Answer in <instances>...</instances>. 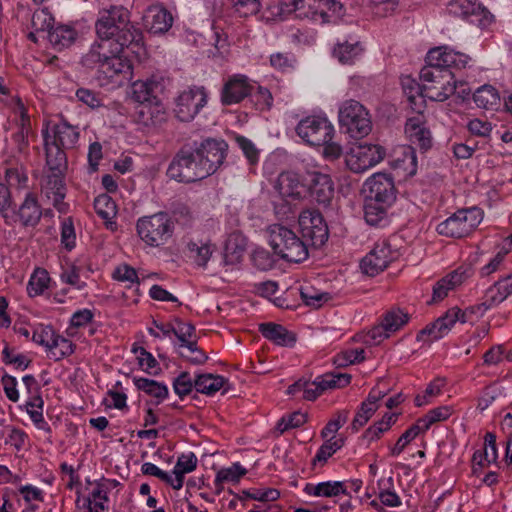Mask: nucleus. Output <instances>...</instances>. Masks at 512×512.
<instances>
[{"mask_svg": "<svg viewBox=\"0 0 512 512\" xmlns=\"http://www.w3.org/2000/svg\"><path fill=\"white\" fill-rule=\"evenodd\" d=\"M233 7L239 17L248 18L258 14L262 5L260 0H235Z\"/></svg>", "mask_w": 512, "mask_h": 512, "instance_id": "052dcab7", "label": "nucleus"}, {"mask_svg": "<svg viewBox=\"0 0 512 512\" xmlns=\"http://www.w3.org/2000/svg\"><path fill=\"white\" fill-rule=\"evenodd\" d=\"M41 216L42 212L36 199L31 194H27L18 210V217L21 223L24 226H35L40 221Z\"/></svg>", "mask_w": 512, "mask_h": 512, "instance_id": "ea45409f", "label": "nucleus"}, {"mask_svg": "<svg viewBox=\"0 0 512 512\" xmlns=\"http://www.w3.org/2000/svg\"><path fill=\"white\" fill-rule=\"evenodd\" d=\"M77 37L75 29L69 25L59 24L51 28L48 33V40L56 50L69 47Z\"/></svg>", "mask_w": 512, "mask_h": 512, "instance_id": "58836bf2", "label": "nucleus"}, {"mask_svg": "<svg viewBox=\"0 0 512 512\" xmlns=\"http://www.w3.org/2000/svg\"><path fill=\"white\" fill-rule=\"evenodd\" d=\"M13 113V122L16 127V130L24 131L25 133L31 132V120L21 100H17L13 109Z\"/></svg>", "mask_w": 512, "mask_h": 512, "instance_id": "680f3d73", "label": "nucleus"}, {"mask_svg": "<svg viewBox=\"0 0 512 512\" xmlns=\"http://www.w3.org/2000/svg\"><path fill=\"white\" fill-rule=\"evenodd\" d=\"M75 345L71 340L59 335L57 332L48 347L47 356L54 361H60L74 353Z\"/></svg>", "mask_w": 512, "mask_h": 512, "instance_id": "49530a36", "label": "nucleus"}, {"mask_svg": "<svg viewBox=\"0 0 512 512\" xmlns=\"http://www.w3.org/2000/svg\"><path fill=\"white\" fill-rule=\"evenodd\" d=\"M419 435V428L417 426H410L397 440L395 445L391 447L390 453L392 456H399L405 447Z\"/></svg>", "mask_w": 512, "mask_h": 512, "instance_id": "e2e57ef3", "label": "nucleus"}, {"mask_svg": "<svg viewBox=\"0 0 512 512\" xmlns=\"http://www.w3.org/2000/svg\"><path fill=\"white\" fill-rule=\"evenodd\" d=\"M194 150L201 160L207 176H210L223 164L227 155L228 145L224 140L208 138L201 142Z\"/></svg>", "mask_w": 512, "mask_h": 512, "instance_id": "a211bd4d", "label": "nucleus"}, {"mask_svg": "<svg viewBox=\"0 0 512 512\" xmlns=\"http://www.w3.org/2000/svg\"><path fill=\"white\" fill-rule=\"evenodd\" d=\"M167 176L181 183H193L207 178L201 160L195 150H180L170 162Z\"/></svg>", "mask_w": 512, "mask_h": 512, "instance_id": "39448f33", "label": "nucleus"}, {"mask_svg": "<svg viewBox=\"0 0 512 512\" xmlns=\"http://www.w3.org/2000/svg\"><path fill=\"white\" fill-rule=\"evenodd\" d=\"M111 43L108 41L94 43L90 50L82 57V64L89 69H100V65L105 62L110 56L108 52L111 51Z\"/></svg>", "mask_w": 512, "mask_h": 512, "instance_id": "e433bc0d", "label": "nucleus"}, {"mask_svg": "<svg viewBox=\"0 0 512 512\" xmlns=\"http://www.w3.org/2000/svg\"><path fill=\"white\" fill-rule=\"evenodd\" d=\"M391 205H382L378 201L365 199L364 218L367 224L376 227H384L389 223L388 209Z\"/></svg>", "mask_w": 512, "mask_h": 512, "instance_id": "f704fd0d", "label": "nucleus"}, {"mask_svg": "<svg viewBox=\"0 0 512 512\" xmlns=\"http://www.w3.org/2000/svg\"><path fill=\"white\" fill-rule=\"evenodd\" d=\"M96 213L104 220L109 221L116 216V204L107 194L99 195L94 200Z\"/></svg>", "mask_w": 512, "mask_h": 512, "instance_id": "864d4df0", "label": "nucleus"}, {"mask_svg": "<svg viewBox=\"0 0 512 512\" xmlns=\"http://www.w3.org/2000/svg\"><path fill=\"white\" fill-rule=\"evenodd\" d=\"M44 401L42 396L28 397L24 408L34 425L41 430L49 431L50 427L43 416Z\"/></svg>", "mask_w": 512, "mask_h": 512, "instance_id": "a18cd8bd", "label": "nucleus"}, {"mask_svg": "<svg viewBox=\"0 0 512 512\" xmlns=\"http://www.w3.org/2000/svg\"><path fill=\"white\" fill-rule=\"evenodd\" d=\"M111 53L108 59L97 70L96 79L100 86L109 89L119 88L133 78V67L129 60Z\"/></svg>", "mask_w": 512, "mask_h": 512, "instance_id": "0eeeda50", "label": "nucleus"}, {"mask_svg": "<svg viewBox=\"0 0 512 512\" xmlns=\"http://www.w3.org/2000/svg\"><path fill=\"white\" fill-rule=\"evenodd\" d=\"M340 127L350 135L359 139L367 136L372 129L370 115L366 108L355 100H347L339 108Z\"/></svg>", "mask_w": 512, "mask_h": 512, "instance_id": "20e7f679", "label": "nucleus"}, {"mask_svg": "<svg viewBox=\"0 0 512 512\" xmlns=\"http://www.w3.org/2000/svg\"><path fill=\"white\" fill-rule=\"evenodd\" d=\"M193 388H195L194 380L188 372H182L173 382L174 392L180 398L190 394Z\"/></svg>", "mask_w": 512, "mask_h": 512, "instance_id": "774afa93", "label": "nucleus"}, {"mask_svg": "<svg viewBox=\"0 0 512 512\" xmlns=\"http://www.w3.org/2000/svg\"><path fill=\"white\" fill-rule=\"evenodd\" d=\"M469 276V269L460 267L443 277L433 287V301L443 300L449 291L460 286Z\"/></svg>", "mask_w": 512, "mask_h": 512, "instance_id": "c85d7f7f", "label": "nucleus"}, {"mask_svg": "<svg viewBox=\"0 0 512 512\" xmlns=\"http://www.w3.org/2000/svg\"><path fill=\"white\" fill-rule=\"evenodd\" d=\"M175 223L167 212H156L152 215L142 216L136 222V231L139 238L149 247L164 246L172 238Z\"/></svg>", "mask_w": 512, "mask_h": 512, "instance_id": "f03ea898", "label": "nucleus"}, {"mask_svg": "<svg viewBox=\"0 0 512 512\" xmlns=\"http://www.w3.org/2000/svg\"><path fill=\"white\" fill-rule=\"evenodd\" d=\"M113 39L119 45L120 50H122L130 45L139 46L142 41V33L128 20L127 25H124L117 31Z\"/></svg>", "mask_w": 512, "mask_h": 512, "instance_id": "de8ad7c7", "label": "nucleus"}, {"mask_svg": "<svg viewBox=\"0 0 512 512\" xmlns=\"http://www.w3.org/2000/svg\"><path fill=\"white\" fill-rule=\"evenodd\" d=\"M188 250L194 262L202 267L207 265L213 252L211 245L203 242H190Z\"/></svg>", "mask_w": 512, "mask_h": 512, "instance_id": "5fc2aeb1", "label": "nucleus"}, {"mask_svg": "<svg viewBox=\"0 0 512 512\" xmlns=\"http://www.w3.org/2000/svg\"><path fill=\"white\" fill-rule=\"evenodd\" d=\"M470 57L448 46H439L428 51L427 65L420 71L423 81V97L432 101H445L454 94L456 85L450 68L462 69Z\"/></svg>", "mask_w": 512, "mask_h": 512, "instance_id": "f257e3e1", "label": "nucleus"}, {"mask_svg": "<svg viewBox=\"0 0 512 512\" xmlns=\"http://www.w3.org/2000/svg\"><path fill=\"white\" fill-rule=\"evenodd\" d=\"M275 190L286 201L303 199L308 188L303 177L295 171H283L280 173L274 184Z\"/></svg>", "mask_w": 512, "mask_h": 512, "instance_id": "412c9836", "label": "nucleus"}, {"mask_svg": "<svg viewBox=\"0 0 512 512\" xmlns=\"http://www.w3.org/2000/svg\"><path fill=\"white\" fill-rule=\"evenodd\" d=\"M360 42L353 37L338 41L333 49V56L342 64H353L362 54Z\"/></svg>", "mask_w": 512, "mask_h": 512, "instance_id": "2f4dec72", "label": "nucleus"}, {"mask_svg": "<svg viewBox=\"0 0 512 512\" xmlns=\"http://www.w3.org/2000/svg\"><path fill=\"white\" fill-rule=\"evenodd\" d=\"M61 243L71 251L76 245V234L71 218H65L61 223Z\"/></svg>", "mask_w": 512, "mask_h": 512, "instance_id": "0e129e2a", "label": "nucleus"}, {"mask_svg": "<svg viewBox=\"0 0 512 512\" xmlns=\"http://www.w3.org/2000/svg\"><path fill=\"white\" fill-rule=\"evenodd\" d=\"M270 65L281 72H289L295 68L296 58L291 53L277 52L270 56Z\"/></svg>", "mask_w": 512, "mask_h": 512, "instance_id": "13d9d810", "label": "nucleus"}, {"mask_svg": "<svg viewBox=\"0 0 512 512\" xmlns=\"http://www.w3.org/2000/svg\"><path fill=\"white\" fill-rule=\"evenodd\" d=\"M49 282L50 277L45 269H35L27 284L28 295L31 297L41 295L48 288Z\"/></svg>", "mask_w": 512, "mask_h": 512, "instance_id": "8fccbe9b", "label": "nucleus"}, {"mask_svg": "<svg viewBox=\"0 0 512 512\" xmlns=\"http://www.w3.org/2000/svg\"><path fill=\"white\" fill-rule=\"evenodd\" d=\"M174 335L181 343V347L188 345L189 342L196 341L195 327L191 323L180 319L174 321Z\"/></svg>", "mask_w": 512, "mask_h": 512, "instance_id": "6e6d98bb", "label": "nucleus"}, {"mask_svg": "<svg viewBox=\"0 0 512 512\" xmlns=\"http://www.w3.org/2000/svg\"><path fill=\"white\" fill-rule=\"evenodd\" d=\"M391 165L404 176H413L417 172V156L413 146L402 145L394 149Z\"/></svg>", "mask_w": 512, "mask_h": 512, "instance_id": "bb28decb", "label": "nucleus"}, {"mask_svg": "<svg viewBox=\"0 0 512 512\" xmlns=\"http://www.w3.org/2000/svg\"><path fill=\"white\" fill-rule=\"evenodd\" d=\"M310 191L319 204H329L334 195V184L331 177L324 173L313 172L311 174Z\"/></svg>", "mask_w": 512, "mask_h": 512, "instance_id": "c756f323", "label": "nucleus"}, {"mask_svg": "<svg viewBox=\"0 0 512 512\" xmlns=\"http://www.w3.org/2000/svg\"><path fill=\"white\" fill-rule=\"evenodd\" d=\"M303 491L308 496L335 498L340 495L348 496L347 482L324 481L319 483H306Z\"/></svg>", "mask_w": 512, "mask_h": 512, "instance_id": "cd10ccee", "label": "nucleus"}, {"mask_svg": "<svg viewBox=\"0 0 512 512\" xmlns=\"http://www.w3.org/2000/svg\"><path fill=\"white\" fill-rule=\"evenodd\" d=\"M246 473V468H244L239 462H235L231 466L221 468L217 472L214 484L215 486H220L221 484L228 482L237 483L241 477L246 475Z\"/></svg>", "mask_w": 512, "mask_h": 512, "instance_id": "3c124183", "label": "nucleus"}, {"mask_svg": "<svg viewBox=\"0 0 512 512\" xmlns=\"http://www.w3.org/2000/svg\"><path fill=\"white\" fill-rule=\"evenodd\" d=\"M301 299L307 306L320 308L331 300L328 292H322L311 285H303L298 289Z\"/></svg>", "mask_w": 512, "mask_h": 512, "instance_id": "09e8293b", "label": "nucleus"}, {"mask_svg": "<svg viewBox=\"0 0 512 512\" xmlns=\"http://www.w3.org/2000/svg\"><path fill=\"white\" fill-rule=\"evenodd\" d=\"M483 220V212L478 207L459 209L437 225L440 235L462 238L472 233Z\"/></svg>", "mask_w": 512, "mask_h": 512, "instance_id": "423d86ee", "label": "nucleus"}, {"mask_svg": "<svg viewBox=\"0 0 512 512\" xmlns=\"http://www.w3.org/2000/svg\"><path fill=\"white\" fill-rule=\"evenodd\" d=\"M159 82L154 79L137 80L132 83V98L140 104L152 102Z\"/></svg>", "mask_w": 512, "mask_h": 512, "instance_id": "37998d69", "label": "nucleus"}, {"mask_svg": "<svg viewBox=\"0 0 512 512\" xmlns=\"http://www.w3.org/2000/svg\"><path fill=\"white\" fill-rule=\"evenodd\" d=\"M133 383L138 390L155 398L157 405L168 397L169 390L164 383L144 377H134Z\"/></svg>", "mask_w": 512, "mask_h": 512, "instance_id": "4c0bfd02", "label": "nucleus"}, {"mask_svg": "<svg viewBox=\"0 0 512 512\" xmlns=\"http://www.w3.org/2000/svg\"><path fill=\"white\" fill-rule=\"evenodd\" d=\"M298 224L305 243L321 247L328 240V226L319 211H302L298 218Z\"/></svg>", "mask_w": 512, "mask_h": 512, "instance_id": "9b49d317", "label": "nucleus"}, {"mask_svg": "<svg viewBox=\"0 0 512 512\" xmlns=\"http://www.w3.org/2000/svg\"><path fill=\"white\" fill-rule=\"evenodd\" d=\"M137 121L146 127H156L166 121V112L158 104L152 102L141 104L137 111Z\"/></svg>", "mask_w": 512, "mask_h": 512, "instance_id": "c9c22d12", "label": "nucleus"}, {"mask_svg": "<svg viewBox=\"0 0 512 512\" xmlns=\"http://www.w3.org/2000/svg\"><path fill=\"white\" fill-rule=\"evenodd\" d=\"M397 257V250H393L389 243L386 241L376 243L373 249L361 260V271L368 276H376L384 271Z\"/></svg>", "mask_w": 512, "mask_h": 512, "instance_id": "f3484780", "label": "nucleus"}, {"mask_svg": "<svg viewBox=\"0 0 512 512\" xmlns=\"http://www.w3.org/2000/svg\"><path fill=\"white\" fill-rule=\"evenodd\" d=\"M42 136L51 138L52 141L66 149H71L74 148L78 142L79 131L77 127L61 119L59 122H47L42 129Z\"/></svg>", "mask_w": 512, "mask_h": 512, "instance_id": "4be33fe9", "label": "nucleus"}, {"mask_svg": "<svg viewBox=\"0 0 512 512\" xmlns=\"http://www.w3.org/2000/svg\"><path fill=\"white\" fill-rule=\"evenodd\" d=\"M269 243L273 251L286 261L300 263L308 258L307 243L285 226L270 227Z\"/></svg>", "mask_w": 512, "mask_h": 512, "instance_id": "7ed1b4c3", "label": "nucleus"}, {"mask_svg": "<svg viewBox=\"0 0 512 512\" xmlns=\"http://www.w3.org/2000/svg\"><path fill=\"white\" fill-rule=\"evenodd\" d=\"M146 25L153 33H165L173 24L172 14L162 6H151L144 16Z\"/></svg>", "mask_w": 512, "mask_h": 512, "instance_id": "7c9ffc66", "label": "nucleus"}, {"mask_svg": "<svg viewBox=\"0 0 512 512\" xmlns=\"http://www.w3.org/2000/svg\"><path fill=\"white\" fill-rule=\"evenodd\" d=\"M471 306L462 311L458 307L450 308L443 316L439 317L434 323L420 331L418 340L426 341L425 336L429 337V341H435L444 337L456 322L466 323L472 321L473 316L477 317V312H472Z\"/></svg>", "mask_w": 512, "mask_h": 512, "instance_id": "1a4fd4ad", "label": "nucleus"}, {"mask_svg": "<svg viewBox=\"0 0 512 512\" xmlns=\"http://www.w3.org/2000/svg\"><path fill=\"white\" fill-rule=\"evenodd\" d=\"M405 134L412 144L417 145L424 152L432 146V135L422 115L411 117L406 121Z\"/></svg>", "mask_w": 512, "mask_h": 512, "instance_id": "a878e982", "label": "nucleus"}, {"mask_svg": "<svg viewBox=\"0 0 512 512\" xmlns=\"http://www.w3.org/2000/svg\"><path fill=\"white\" fill-rule=\"evenodd\" d=\"M344 444V438H336L332 436L319 447L313 462L325 463L334 453L340 450Z\"/></svg>", "mask_w": 512, "mask_h": 512, "instance_id": "603ef678", "label": "nucleus"}, {"mask_svg": "<svg viewBox=\"0 0 512 512\" xmlns=\"http://www.w3.org/2000/svg\"><path fill=\"white\" fill-rule=\"evenodd\" d=\"M473 100L479 108L496 109L500 105L498 91L491 85L479 87L473 94Z\"/></svg>", "mask_w": 512, "mask_h": 512, "instance_id": "c03bdc74", "label": "nucleus"}, {"mask_svg": "<svg viewBox=\"0 0 512 512\" xmlns=\"http://www.w3.org/2000/svg\"><path fill=\"white\" fill-rule=\"evenodd\" d=\"M508 254V250H499L488 263L483 265L479 270L481 277H488L493 273L501 270L505 256Z\"/></svg>", "mask_w": 512, "mask_h": 512, "instance_id": "69168bd1", "label": "nucleus"}, {"mask_svg": "<svg viewBox=\"0 0 512 512\" xmlns=\"http://www.w3.org/2000/svg\"><path fill=\"white\" fill-rule=\"evenodd\" d=\"M363 191L366 199H372L382 205H392L396 200V190L391 176L385 173H376L369 177Z\"/></svg>", "mask_w": 512, "mask_h": 512, "instance_id": "6ab92c4d", "label": "nucleus"}, {"mask_svg": "<svg viewBox=\"0 0 512 512\" xmlns=\"http://www.w3.org/2000/svg\"><path fill=\"white\" fill-rule=\"evenodd\" d=\"M512 295V273L500 278L488 287L480 302L471 306L472 312H477V317H482L487 311L498 306Z\"/></svg>", "mask_w": 512, "mask_h": 512, "instance_id": "dca6fc26", "label": "nucleus"}, {"mask_svg": "<svg viewBox=\"0 0 512 512\" xmlns=\"http://www.w3.org/2000/svg\"><path fill=\"white\" fill-rule=\"evenodd\" d=\"M306 421L307 415L300 411H296L287 416H283L277 423V430L280 433H284L290 429L302 426Z\"/></svg>", "mask_w": 512, "mask_h": 512, "instance_id": "bf43d9fd", "label": "nucleus"}, {"mask_svg": "<svg viewBox=\"0 0 512 512\" xmlns=\"http://www.w3.org/2000/svg\"><path fill=\"white\" fill-rule=\"evenodd\" d=\"M293 12L300 19L326 24L342 17L344 6L340 0H302Z\"/></svg>", "mask_w": 512, "mask_h": 512, "instance_id": "6e6552de", "label": "nucleus"}, {"mask_svg": "<svg viewBox=\"0 0 512 512\" xmlns=\"http://www.w3.org/2000/svg\"><path fill=\"white\" fill-rule=\"evenodd\" d=\"M408 320L407 313L400 309H392L385 314L380 325L371 329L370 337L375 343H380L383 339L388 338L391 333L401 329Z\"/></svg>", "mask_w": 512, "mask_h": 512, "instance_id": "b1692460", "label": "nucleus"}, {"mask_svg": "<svg viewBox=\"0 0 512 512\" xmlns=\"http://www.w3.org/2000/svg\"><path fill=\"white\" fill-rule=\"evenodd\" d=\"M385 150L374 144H360L352 147L345 156L347 167L355 173H362L383 160Z\"/></svg>", "mask_w": 512, "mask_h": 512, "instance_id": "4468645a", "label": "nucleus"}, {"mask_svg": "<svg viewBox=\"0 0 512 512\" xmlns=\"http://www.w3.org/2000/svg\"><path fill=\"white\" fill-rule=\"evenodd\" d=\"M252 91L247 76L235 74L231 76L224 84L221 90V103L229 106L241 102Z\"/></svg>", "mask_w": 512, "mask_h": 512, "instance_id": "5701e85b", "label": "nucleus"}, {"mask_svg": "<svg viewBox=\"0 0 512 512\" xmlns=\"http://www.w3.org/2000/svg\"><path fill=\"white\" fill-rule=\"evenodd\" d=\"M261 334L268 340L280 346H293L296 342L294 333L276 323H263L259 326Z\"/></svg>", "mask_w": 512, "mask_h": 512, "instance_id": "473e14b6", "label": "nucleus"}, {"mask_svg": "<svg viewBox=\"0 0 512 512\" xmlns=\"http://www.w3.org/2000/svg\"><path fill=\"white\" fill-rule=\"evenodd\" d=\"M44 147L46 152V165L50 171L62 172L66 167V154L64 150L66 148L58 145L51 138L43 136Z\"/></svg>", "mask_w": 512, "mask_h": 512, "instance_id": "72a5a7b5", "label": "nucleus"}, {"mask_svg": "<svg viewBox=\"0 0 512 512\" xmlns=\"http://www.w3.org/2000/svg\"><path fill=\"white\" fill-rule=\"evenodd\" d=\"M447 12L480 27H486L494 20L491 12L477 0H451L447 4Z\"/></svg>", "mask_w": 512, "mask_h": 512, "instance_id": "ddd939ff", "label": "nucleus"}, {"mask_svg": "<svg viewBox=\"0 0 512 512\" xmlns=\"http://www.w3.org/2000/svg\"><path fill=\"white\" fill-rule=\"evenodd\" d=\"M228 383L227 379L220 375L201 374L194 380L197 392L214 395Z\"/></svg>", "mask_w": 512, "mask_h": 512, "instance_id": "79ce46f5", "label": "nucleus"}, {"mask_svg": "<svg viewBox=\"0 0 512 512\" xmlns=\"http://www.w3.org/2000/svg\"><path fill=\"white\" fill-rule=\"evenodd\" d=\"M197 467V458L194 453L182 454L174 468L172 473L175 475L173 478L174 489L180 490L183 487L184 475L194 471Z\"/></svg>", "mask_w": 512, "mask_h": 512, "instance_id": "a19ab883", "label": "nucleus"}, {"mask_svg": "<svg viewBox=\"0 0 512 512\" xmlns=\"http://www.w3.org/2000/svg\"><path fill=\"white\" fill-rule=\"evenodd\" d=\"M129 11L123 6H111L100 11L95 24L96 33L100 40L110 41L124 25H127Z\"/></svg>", "mask_w": 512, "mask_h": 512, "instance_id": "2eb2a0df", "label": "nucleus"}, {"mask_svg": "<svg viewBox=\"0 0 512 512\" xmlns=\"http://www.w3.org/2000/svg\"><path fill=\"white\" fill-rule=\"evenodd\" d=\"M351 382V375L347 373H325L317 376L314 381H305L303 398L309 401L317 399L328 389L343 388Z\"/></svg>", "mask_w": 512, "mask_h": 512, "instance_id": "aec40b11", "label": "nucleus"}, {"mask_svg": "<svg viewBox=\"0 0 512 512\" xmlns=\"http://www.w3.org/2000/svg\"><path fill=\"white\" fill-rule=\"evenodd\" d=\"M65 191L62 172L50 171L43 179L42 192L59 212H65L67 209V205L63 202Z\"/></svg>", "mask_w": 512, "mask_h": 512, "instance_id": "393cba45", "label": "nucleus"}, {"mask_svg": "<svg viewBox=\"0 0 512 512\" xmlns=\"http://www.w3.org/2000/svg\"><path fill=\"white\" fill-rule=\"evenodd\" d=\"M55 334L56 331L53 329L52 326L40 325L34 330L32 340L36 344L45 347V349L47 350Z\"/></svg>", "mask_w": 512, "mask_h": 512, "instance_id": "338daca9", "label": "nucleus"}, {"mask_svg": "<svg viewBox=\"0 0 512 512\" xmlns=\"http://www.w3.org/2000/svg\"><path fill=\"white\" fill-rule=\"evenodd\" d=\"M54 18L48 9H37L31 18V25L36 31H50L53 26Z\"/></svg>", "mask_w": 512, "mask_h": 512, "instance_id": "4d7b16f0", "label": "nucleus"}, {"mask_svg": "<svg viewBox=\"0 0 512 512\" xmlns=\"http://www.w3.org/2000/svg\"><path fill=\"white\" fill-rule=\"evenodd\" d=\"M208 94L203 86H193L182 91L175 99L174 113L182 122H189L207 104Z\"/></svg>", "mask_w": 512, "mask_h": 512, "instance_id": "f8f14e48", "label": "nucleus"}, {"mask_svg": "<svg viewBox=\"0 0 512 512\" xmlns=\"http://www.w3.org/2000/svg\"><path fill=\"white\" fill-rule=\"evenodd\" d=\"M334 127L325 117L309 116L296 126L297 135L311 146L327 143L334 136Z\"/></svg>", "mask_w": 512, "mask_h": 512, "instance_id": "9d476101", "label": "nucleus"}]
</instances>
